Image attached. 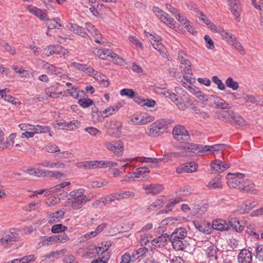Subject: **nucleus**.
<instances>
[{"instance_id": "obj_42", "label": "nucleus", "mask_w": 263, "mask_h": 263, "mask_svg": "<svg viewBox=\"0 0 263 263\" xmlns=\"http://www.w3.org/2000/svg\"><path fill=\"white\" fill-rule=\"evenodd\" d=\"M171 235L185 239L187 236V231L184 228H179L176 229Z\"/></svg>"}, {"instance_id": "obj_32", "label": "nucleus", "mask_w": 263, "mask_h": 263, "mask_svg": "<svg viewBox=\"0 0 263 263\" xmlns=\"http://www.w3.org/2000/svg\"><path fill=\"white\" fill-rule=\"evenodd\" d=\"M173 248L176 251H183L189 245L186 239L178 241L172 243Z\"/></svg>"}, {"instance_id": "obj_1", "label": "nucleus", "mask_w": 263, "mask_h": 263, "mask_svg": "<svg viewBox=\"0 0 263 263\" xmlns=\"http://www.w3.org/2000/svg\"><path fill=\"white\" fill-rule=\"evenodd\" d=\"M216 117L223 122H229L233 126L243 127L246 125V121L238 113L231 110H221L216 112Z\"/></svg>"}, {"instance_id": "obj_59", "label": "nucleus", "mask_w": 263, "mask_h": 263, "mask_svg": "<svg viewBox=\"0 0 263 263\" xmlns=\"http://www.w3.org/2000/svg\"><path fill=\"white\" fill-rule=\"evenodd\" d=\"M1 46L4 48L5 50L9 52L10 54L14 55L16 53V50L14 47H11L7 43L3 42L1 44Z\"/></svg>"}, {"instance_id": "obj_27", "label": "nucleus", "mask_w": 263, "mask_h": 263, "mask_svg": "<svg viewBox=\"0 0 263 263\" xmlns=\"http://www.w3.org/2000/svg\"><path fill=\"white\" fill-rule=\"evenodd\" d=\"M65 212L63 210H59L48 215L49 222L53 223L59 222L64 216Z\"/></svg>"}, {"instance_id": "obj_33", "label": "nucleus", "mask_w": 263, "mask_h": 263, "mask_svg": "<svg viewBox=\"0 0 263 263\" xmlns=\"http://www.w3.org/2000/svg\"><path fill=\"white\" fill-rule=\"evenodd\" d=\"M51 128L48 126L36 125H34L33 131L35 134H45L49 133V135L51 136L52 132H50Z\"/></svg>"}, {"instance_id": "obj_57", "label": "nucleus", "mask_w": 263, "mask_h": 263, "mask_svg": "<svg viewBox=\"0 0 263 263\" xmlns=\"http://www.w3.org/2000/svg\"><path fill=\"white\" fill-rule=\"evenodd\" d=\"M204 40L206 43V47L208 49L213 50L215 48L214 43L209 35H205Z\"/></svg>"}, {"instance_id": "obj_45", "label": "nucleus", "mask_w": 263, "mask_h": 263, "mask_svg": "<svg viewBox=\"0 0 263 263\" xmlns=\"http://www.w3.org/2000/svg\"><path fill=\"white\" fill-rule=\"evenodd\" d=\"M155 117L148 114L141 115L140 125H145L154 121Z\"/></svg>"}, {"instance_id": "obj_56", "label": "nucleus", "mask_w": 263, "mask_h": 263, "mask_svg": "<svg viewBox=\"0 0 263 263\" xmlns=\"http://www.w3.org/2000/svg\"><path fill=\"white\" fill-rule=\"evenodd\" d=\"M177 21L181 23V25L184 26L186 24H187L190 23L189 20H188L185 16L181 14L180 12H179L175 15Z\"/></svg>"}, {"instance_id": "obj_51", "label": "nucleus", "mask_w": 263, "mask_h": 263, "mask_svg": "<svg viewBox=\"0 0 263 263\" xmlns=\"http://www.w3.org/2000/svg\"><path fill=\"white\" fill-rule=\"evenodd\" d=\"M15 134L12 133L10 134L8 138L6 140V142L3 144L2 149H4L8 148L9 147L12 146L14 143V139L15 138Z\"/></svg>"}, {"instance_id": "obj_17", "label": "nucleus", "mask_w": 263, "mask_h": 263, "mask_svg": "<svg viewBox=\"0 0 263 263\" xmlns=\"http://www.w3.org/2000/svg\"><path fill=\"white\" fill-rule=\"evenodd\" d=\"M230 166L229 163L220 160H215L211 163V169L213 173H221L225 171Z\"/></svg>"}, {"instance_id": "obj_53", "label": "nucleus", "mask_w": 263, "mask_h": 263, "mask_svg": "<svg viewBox=\"0 0 263 263\" xmlns=\"http://www.w3.org/2000/svg\"><path fill=\"white\" fill-rule=\"evenodd\" d=\"M81 125V122L78 120H72L67 122L66 126V129L69 130H73L79 128Z\"/></svg>"}, {"instance_id": "obj_37", "label": "nucleus", "mask_w": 263, "mask_h": 263, "mask_svg": "<svg viewBox=\"0 0 263 263\" xmlns=\"http://www.w3.org/2000/svg\"><path fill=\"white\" fill-rule=\"evenodd\" d=\"M231 227L237 232L240 233L243 230V226L240 224L239 221L236 218H232L229 220Z\"/></svg>"}, {"instance_id": "obj_54", "label": "nucleus", "mask_w": 263, "mask_h": 263, "mask_svg": "<svg viewBox=\"0 0 263 263\" xmlns=\"http://www.w3.org/2000/svg\"><path fill=\"white\" fill-rule=\"evenodd\" d=\"M67 230V227L61 224H54L51 228V231L53 233H59L65 232Z\"/></svg>"}, {"instance_id": "obj_28", "label": "nucleus", "mask_w": 263, "mask_h": 263, "mask_svg": "<svg viewBox=\"0 0 263 263\" xmlns=\"http://www.w3.org/2000/svg\"><path fill=\"white\" fill-rule=\"evenodd\" d=\"M207 257L210 260H216L219 249L214 245H211L205 250Z\"/></svg>"}, {"instance_id": "obj_20", "label": "nucleus", "mask_w": 263, "mask_h": 263, "mask_svg": "<svg viewBox=\"0 0 263 263\" xmlns=\"http://www.w3.org/2000/svg\"><path fill=\"white\" fill-rule=\"evenodd\" d=\"M79 253L86 258H93L97 255L95 245H90L85 248H80Z\"/></svg>"}, {"instance_id": "obj_30", "label": "nucleus", "mask_w": 263, "mask_h": 263, "mask_svg": "<svg viewBox=\"0 0 263 263\" xmlns=\"http://www.w3.org/2000/svg\"><path fill=\"white\" fill-rule=\"evenodd\" d=\"M218 34H219L224 40L230 44H231V43H232L233 41L236 38L233 33L229 32L227 30H225L223 28H220V30Z\"/></svg>"}, {"instance_id": "obj_40", "label": "nucleus", "mask_w": 263, "mask_h": 263, "mask_svg": "<svg viewBox=\"0 0 263 263\" xmlns=\"http://www.w3.org/2000/svg\"><path fill=\"white\" fill-rule=\"evenodd\" d=\"M231 45L236 49L241 54L245 55L246 52L243 46L241 43L238 40L237 37L231 43Z\"/></svg>"}, {"instance_id": "obj_15", "label": "nucleus", "mask_w": 263, "mask_h": 263, "mask_svg": "<svg viewBox=\"0 0 263 263\" xmlns=\"http://www.w3.org/2000/svg\"><path fill=\"white\" fill-rule=\"evenodd\" d=\"M85 27L87 30L90 33L94 39V41L98 44H103L105 43V39L97 30L95 27L90 23L87 22L85 24Z\"/></svg>"}, {"instance_id": "obj_55", "label": "nucleus", "mask_w": 263, "mask_h": 263, "mask_svg": "<svg viewBox=\"0 0 263 263\" xmlns=\"http://www.w3.org/2000/svg\"><path fill=\"white\" fill-rule=\"evenodd\" d=\"M212 80L215 84L217 85L218 88L220 90H224L226 89V86L223 83L222 81L216 76L212 77Z\"/></svg>"}, {"instance_id": "obj_63", "label": "nucleus", "mask_w": 263, "mask_h": 263, "mask_svg": "<svg viewBox=\"0 0 263 263\" xmlns=\"http://www.w3.org/2000/svg\"><path fill=\"white\" fill-rule=\"evenodd\" d=\"M45 150L48 153H55L60 152V149L58 146L54 144H50L46 146Z\"/></svg>"}, {"instance_id": "obj_4", "label": "nucleus", "mask_w": 263, "mask_h": 263, "mask_svg": "<svg viewBox=\"0 0 263 263\" xmlns=\"http://www.w3.org/2000/svg\"><path fill=\"white\" fill-rule=\"evenodd\" d=\"M76 165L80 168L92 170L98 168H106L117 166L118 163L111 161L89 160L77 162Z\"/></svg>"}, {"instance_id": "obj_26", "label": "nucleus", "mask_w": 263, "mask_h": 263, "mask_svg": "<svg viewBox=\"0 0 263 263\" xmlns=\"http://www.w3.org/2000/svg\"><path fill=\"white\" fill-rule=\"evenodd\" d=\"M40 165L49 168H64L66 165L64 162L61 161L52 162L49 160H45L40 163Z\"/></svg>"}, {"instance_id": "obj_6", "label": "nucleus", "mask_w": 263, "mask_h": 263, "mask_svg": "<svg viewBox=\"0 0 263 263\" xmlns=\"http://www.w3.org/2000/svg\"><path fill=\"white\" fill-rule=\"evenodd\" d=\"M69 51L58 44L50 45L43 49L42 53L43 57H49L53 54H62L66 58L69 56Z\"/></svg>"}, {"instance_id": "obj_12", "label": "nucleus", "mask_w": 263, "mask_h": 263, "mask_svg": "<svg viewBox=\"0 0 263 263\" xmlns=\"http://www.w3.org/2000/svg\"><path fill=\"white\" fill-rule=\"evenodd\" d=\"M105 126L108 130L112 131L111 133H109V135L115 137L120 136L122 127V123L121 121L114 119L107 122L105 124Z\"/></svg>"}, {"instance_id": "obj_5", "label": "nucleus", "mask_w": 263, "mask_h": 263, "mask_svg": "<svg viewBox=\"0 0 263 263\" xmlns=\"http://www.w3.org/2000/svg\"><path fill=\"white\" fill-rule=\"evenodd\" d=\"M43 68L46 70L48 73L55 75L61 79L70 80L69 74L66 70L57 67L53 64L44 61Z\"/></svg>"}, {"instance_id": "obj_61", "label": "nucleus", "mask_w": 263, "mask_h": 263, "mask_svg": "<svg viewBox=\"0 0 263 263\" xmlns=\"http://www.w3.org/2000/svg\"><path fill=\"white\" fill-rule=\"evenodd\" d=\"M128 39L131 43L139 47L140 49H142L143 48V44L135 36L130 35L128 37Z\"/></svg>"}, {"instance_id": "obj_34", "label": "nucleus", "mask_w": 263, "mask_h": 263, "mask_svg": "<svg viewBox=\"0 0 263 263\" xmlns=\"http://www.w3.org/2000/svg\"><path fill=\"white\" fill-rule=\"evenodd\" d=\"M209 205L206 202H201L200 203L195 204L194 205L193 209L195 212L202 214L206 212L208 209Z\"/></svg>"}, {"instance_id": "obj_3", "label": "nucleus", "mask_w": 263, "mask_h": 263, "mask_svg": "<svg viewBox=\"0 0 263 263\" xmlns=\"http://www.w3.org/2000/svg\"><path fill=\"white\" fill-rule=\"evenodd\" d=\"M92 52L100 59L111 61L117 65L121 66L125 63L124 60L121 57L109 49L95 48L93 49Z\"/></svg>"}, {"instance_id": "obj_22", "label": "nucleus", "mask_w": 263, "mask_h": 263, "mask_svg": "<svg viewBox=\"0 0 263 263\" xmlns=\"http://www.w3.org/2000/svg\"><path fill=\"white\" fill-rule=\"evenodd\" d=\"M18 239V234L15 232H10L5 235L4 237L0 239L1 245L7 247L13 242H15Z\"/></svg>"}, {"instance_id": "obj_11", "label": "nucleus", "mask_w": 263, "mask_h": 263, "mask_svg": "<svg viewBox=\"0 0 263 263\" xmlns=\"http://www.w3.org/2000/svg\"><path fill=\"white\" fill-rule=\"evenodd\" d=\"M245 177V175L240 173H229L227 175V184L231 187H242L240 179Z\"/></svg>"}, {"instance_id": "obj_44", "label": "nucleus", "mask_w": 263, "mask_h": 263, "mask_svg": "<svg viewBox=\"0 0 263 263\" xmlns=\"http://www.w3.org/2000/svg\"><path fill=\"white\" fill-rule=\"evenodd\" d=\"M226 86L233 89V90H236L239 88V84L237 82L235 81L232 77H229L226 81Z\"/></svg>"}, {"instance_id": "obj_14", "label": "nucleus", "mask_w": 263, "mask_h": 263, "mask_svg": "<svg viewBox=\"0 0 263 263\" xmlns=\"http://www.w3.org/2000/svg\"><path fill=\"white\" fill-rule=\"evenodd\" d=\"M26 9L31 14L37 17L41 21L49 20L47 13V10L45 9H41L35 6L27 5Z\"/></svg>"}, {"instance_id": "obj_38", "label": "nucleus", "mask_w": 263, "mask_h": 263, "mask_svg": "<svg viewBox=\"0 0 263 263\" xmlns=\"http://www.w3.org/2000/svg\"><path fill=\"white\" fill-rule=\"evenodd\" d=\"M116 194L117 200L134 197L135 196V193L134 192L128 191L120 193L116 192Z\"/></svg>"}, {"instance_id": "obj_64", "label": "nucleus", "mask_w": 263, "mask_h": 263, "mask_svg": "<svg viewBox=\"0 0 263 263\" xmlns=\"http://www.w3.org/2000/svg\"><path fill=\"white\" fill-rule=\"evenodd\" d=\"M253 6L260 11V14L263 13V0H260L257 4L256 0H251Z\"/></svg>"}, {"instance_id": "obj_23", "label": "nucleus", "mask_w": 263, "mask_h": 263, "mask_svg": "<svg viewBox=\"0 0 263 263\" xmlns=\"http://www.w3.org/2000/svg\"><path fill=\"white\" fill-rule=\"evenodd\" d=\"M168 97L180 109L185 110L187 108L185 103L180 96H177L175 93H171L169 94Z\"/></svg>"}, {"instance_id": "obj_49", "label": "nucleus", "mask_w": 263, "mask_h": 263, "mask_svg": "<svg viewBox=\"0 0 263 263\" xmlns=\"http://www.w3.org/2000/svg\"><path fill=\"white\" fill-rule=\"evenodd\" d=\"M163 205V200L162 199H157L154 201L148 208V210L154 211L155 209H160Z\"/></svg>"}, {"instance_id": "obj_46", "label": "nucleus", "mask_w": 263, "mask_h": 263, "mask_svg": "<svg viewBox=\"0 0 263 263\" xmlns=\"http://www.w3.org/2000/svg\"><path fill=\"white\" fill-rule=\"evenodd\" d=\"M185 166V171L186 173H193L197 170L198 164L194 162L186 163L184 164Z\"/></svg>"}, {"instance_id": "obj_31", "label": "nucleus", "mask_w": 263, "mask_h": 263, "mask_svg": "<svg viewBox=\"0 0 263 263\" xmlns=\"http://www.w3.org/2000/svg\"><path fill=\"white\" fill-rule=\"evenodd\" d=\"M61 253V251L52 252L48 254L43 256V259L42 260V263H51L55 259H57Z\"/></svg>"}, {"instance_id": "obj_9", "label": "nucleus", "mask_w": 263, "mask_h": 263, "mask_svg": "<svg viewBox=\"0 0 263 263\" xmlns=\"http://www.w3.org/2000/svg\"><path fill=\"white\" fill-rule=\"evenodd\" d=\"M188 55L184 50H179L178 58L180 61V68L185 74H190L192 72L191 63L187 59Z\"/></svg>"}, {"instance_id": "obj_19", "label": "nucleus", "mask_w": 263, "mask_h": 263, "mask_svg": "<svg viewBox=\"0 0 263 263\" xmlns=\"http://www.w3.org/2000/svg\"><path fill=\"white\" fill-rule=\"evenodd\" d=\"M228 5L229 6L230 10L234 15L236 21L238 22H240L241 20V8L240 1L236 0L234 2L229 3H228Z\"/></svg>"}, {"instance_id": "obj_36", "label": "nucleus", "mask_w": 263, "mask_h": 263, "mask_svg": "<svg viewBox=\"0 0 263 263\" xmlns=\"http://www.w3.org/2000/svg\"><path fill=\"white\" fill-rule=\"evenodd\" d=\"M85 190L84 189L80 188L71 191L69 195L72 199H78L85 196Z\"/></svg>"}, {"instance_id": "obj_41", "label": "nucleus", "mask_w": 263, "mask_h": 263, "mask_svg": "<svg viewBox=\"0 0 263 263\" xmlns=\"http://www.w3.org/2000/svg\"><path fill=\"white\" fill-rule=\"evenodd\" d=\"M55 243H65L69 240L70 238L65 233L53 235Z\"/></svg>"}, {"instance_id": "obj_39", "label": "nucleus", "mask_w": 263, "mask_h": 263, "mask_svg": "<svg viewBox=\"0 0 263 263\" xmlns=\"http://www.w3.org/2000/svg\"><path fill=\"white\" fill-rule=\"evenodd\" d=\"M49 21L50 22L48 25L47 29L48 30L52 29H59L62 27V25L60 23V19L58 17L53 18L51 20L49 19Z\"/></svg>"}, {"instance_id": "obj_29", "label": "nucleus", "mask_w": 263, "mask_h": 263, "mask_svg": "<svg viewBox=\"0 0 263 263\" xmlns=\"http://www.w3.org/2000/svg\"><path fill=\"white\" fill-rule=\"evenodd\" d=\"M212 227L214 230L223 231L228 230L229 226L225 221L218 219L213 221Z\"/></svg>"}, {"instance_id": "obj_2", "label": "nucleus", "mask_w": 263, "mask_h": 263, "mask_svg": "<svg viewBox=\"0 0 263 263\" xmlns=\"http://www.w3.org/2000/svg\"><path fill=\"white\" fill-rule=\"evenodd\" d=\"M170 124L166 119L157 120L149 125L146 133L149 137L157 138L167 132Z\"/></svg>"}, {"instance_id": "obj_50", "label": "nucleus", "mask_w": 263, "mask_h": 263, "mask_svg": "<svg viewBox=\"0 0 263 263\" xmlns=\"http://www.w3.org/2000/svg\"><path fill=\"white\" fill-rule=\"evenodd\" d=\"M120 95L121 96H126L128 98H134L135 96V92L130 88H124L120 90Z\"/></svg>"}, {"instance_id": "obj_21", "label": "nucleus", "mask_w": 263, "mask_h": 263, "mask_svg": "<svg viewBox=\"0 0 263 263\" xmlns=\"http://www.w3.org/2000/svg\"><path fill=\"white\" fill-rule=\"evenodd\" d=\"M143 189L145 190V193L147 194L157 195L163 191V187L162 185L158 184H143Z\"/></svg>"}, {"instance_id": "obj_13", "label": "nucleus", "mask_w": 263, "mask_h": 263, "mask_svg": "<svg viewBox=\"0 0 263 263\" xmlns=\"http://www.w3.org/2000/svg\"><path fill=\"white\" fill-rule=\"evenodd\" d=\"M90 200L91 198L89 196H83L78 199H68L65 205L68 207H71L73 210H78Z\"/></svg>"}, {"instance_id": "obj_25", "label": "nucleus", "mask_w": 263, "mask_h": 263, "mask_svg": "<svg viewBox=\"0 0 263 263\" xmlns=\"http://www.w3.org/2000/svg\"><path fill=\"white\" fill-rule=\"evenodd\" d=\"M169 239V235L165 233L154 238L152 240V243L156 247H160L165 245Z\"/></svg>"}, {"instance_id": "obj_58", "label": "nucleus", "mask_w": 263, "mask_h": 263, "mask_svg": "<svg viewBox=\"0 0 263 263\" xmlns=\"http://www.w3.org/2000/svg\"><path fill=\"white\" fill-rule=\"evenodd\" d=\"M44 6L49 10L53 11L55 8L54 5L55 4L53 0H40Z\"/></svg>"}, {"instance_id": "obj_52", "label": "nucleus", "mask_w": 263, "mask_h": 263, "mask_svg": "<svg viewBox=\"0 0 263 263\" xmlns=\"http://www.w3.org/2000/svg\"><path fill=\"white\" fill-rule=\"evenodd\" d=\"M216 106L222 109H229L231 106L227 103L223 99L217 98L215 101Z\"/></svg>"}, {"instance_id": "obj_60", "label": "nucleus", "mask_w": 263, "mask_h": 263, "mask_svg": "<svg viewBox=\"0 0 263 263\" xmlns=\"http://www.w3.org/2000/svg\"><path fill=\"white\" fill-rule=\"evenodd\" d=\"M255 256L256 258L263 261V245H260L256 247Z\"/></svg>"}, {"instance_id": "obj_24", "label": "nucleus", "mask_w": 263, "mask_h": 263, "mask_svg": "<svg viewBox=\"0 0 263 263\" xmlns=\"http://www.w3.org/2000/svg\"><path fill=\"white\" fill-rule=\"evenodd\" d=\"M155 38V37L154 36L150 34L149 39L151 40V43L153 47L161 55H164L166 54V48L160 41L154 39Z\"/></svg>"}, {"instance_id": "obj_48", "label": "nucleus", "mask_w": 263, "mask_h": 263, "mask_svg": "<svg viewBox=\"0 0 263 263\" xmlns=\"http://www.w3.org/2000/svg\"><path fill=\"white\" fill-rule=\"evenodd\" d=\"M53 243H55V241L54 240L53 236L52 235L50 237H46L44 238L39 243L38 246L41 247L44 246H49Z\"/></svg>"}, {"instance_id": "obj_10", "label": "nucleus", "mask_w": 263, "mask_h": 263, "mask_svg": "<svg viewBox=\"0 0 263 263\" xmlns=\"http://www.w3.org/2000/svg\"><path fill=\"white\" fill-rule=\"evenodd\" d=\"M153 11L157 17L161 20L163 23L167 26L171 27L174 26L175 27L176 22L168 14L166 13L158 7H154Z\"/></svg>"}, {"instance_id": "obj_18", "label": "nucleus", "mask_w": 263, "mask_h": 263, "mask_svg": "<svg viewBox=\"0 0 263 263\" xmlns=\"http://www.w3.org/2000/svg\"><path fill=\"white\" fill-rule=\"evenodd\" d=\"M252 253L248 249H241L237 256L239 263H251L252 261Z\"/></svg>"}, {"instance_id": "obj_8", "label": "nucleus", "mask_w": 263, "mask_h": 263, "mask_svg": "<svg viewBox=\"0 0 263 263\" xmlns=\"http://www.w3.org/2000/svg\"><path fill=\"white\" fill-rule=\"evenodd\" d=\"M173 134L175 139L180 141L181 143H186L190 140L189 132L183 126L178 125L175 126L173 130Z\"/></svg>"}, {"instance_id": "obj_62", "label": "nucleus", "mask_w": 263, "mask_h": 263, "mask_svg": "<svg viewBox=\"0 0 263 263\" xmlns=\"http://www.w3.org/2000/svg\"><path fill=\"white\" fill-rule=\"evenodd\" d=\"M84 130L92 136H96L101 133V131L97 128L91 126L85 128Z\"/></svg>"}, {"instance_id": "obj_43", "label": "nucleus", "mask_w": 263, "mask_h": 263, "mask_svg": "<svg viewBox=\"0 0 263 263\" xmlns=\"http://www.w3.org/2000/svg\"><path fill=\"white\" fill-rule=\"evenodd\" d=\"M242 98L245 103H251L253 104L257 105L258 101L254 96L251 94L243 93Z\"/></svg>"}, {"instance_id": "obj_47", "label": "nucleus", "mask_w": 263, "mask_h": 263, "mask_svg": "<svg viewBox=\"0 0 263 263\" xmlns=\"http://www.w3.org/2000/svg\"><path fill=\"white\" fill-rule=\"evenodd\" d=\"M78 103L82 107L86 108L91 105L93 104V101L89 98H83L79 99Z\"/></svg>"}, {"instance_id": "obj_16", "label": "nucleus", "mask_w": 263, "mask_h": 263, "mask_svg": "<svg viewBox=\"0 0 263 263\" xmlns=\"http://www.w3.org/2000/svg\"><path fill=\"white\" fill-rule=\"evenodd\" d=\"M60 85V83L56 82L52 85L45 88V92L47 96V99H57L62 95V91H59Z\"/></svg>"}, {"instance_id": "obj_7", "label": "nucleus", "mask_w": 263, "mask_h": 263, "mask_svg": "<svg viewBox=\"0 0 263 263\" xmlns=\"http://www.w3.org/2000/svg\"><path fill=\"white\" fill-rule=\"evenodd\" d=\"M104 146L109 151L118 157L123 155L124 147L123 142L121 140L106 142Z\"/></svg>"}, {"instance_id": "obj_35", "label": "nucleus", "mask_w": 263, "mask_h": 263, "mask_svg": "<svg viewBox=\"0 0 263 263\" xmlns=\"http://www.w3.org/2000/svg\"><path fill=\"white\" fill-rule=\"evenodd\" d=\"M93 78L97 81H98L103 87H106L109 86V80L106 76L99 73L97 71V74L95 75Z\"/></svg>"}]
</instances>
